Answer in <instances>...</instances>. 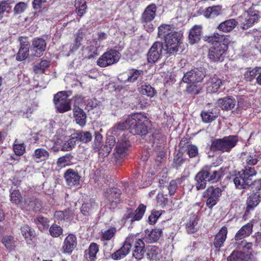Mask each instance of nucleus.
I'll return each mask as SVG.
<instances>
[{
	"instance_id": "f257e3e1",
	"label": "nucleus",
	"mask_w": 261,
	"mask_h": 261,
	"mask_svg": "<svg viewBox=\"0 0 261 261\" xmlns=\"http://www.w3.org/2000/svg\"><path fill=\"white\" fill-rule=\"evenodd\" d=\"M158 36L164 41L163 46L165 54L167 55V57L184 50V45L181 41L182 35L175 31L173 26L161 24L158 27Z\"/></svg>"
},
{
	"instance_id": "f03ea898",
	"label": "nucleus",
	"mask_w": 261,
	"mask_h": 261,
	"mask_svg": "<svg viewBox=\"0 0 261 261\" xmlns=\"http://www.w3.org/2000/svg\"><path fill=\"white\" fill-rule=\"evenodd\" d=\"M205 40L213 44L208 50V58L212 62H222L226 56L228 36L215 33L213 35L205 36Z\"/></svg>"
},
{
	"instance_id": "7ed1b4c3",
	"label": "nucleus",
	"mask_w": 261,
	"mask_h": 261,
	"mask_svg": "<svg viewBox=\"0 0 261 261\" xmlns=\"http://www.w3.org/2000/svg\"><path fill=\"white\" fill-rule=\"evenodd\" d=\"M256 174L254 168L245 167L233 179V182L238 189H245L247 186L252 185V189H256L258 191L261 189V179H258L252 182V178Z\"/></svg>"
},
{
	"instance_id": "20e7f679",
	"label": "nucleus",
	"mask_w": 261,
	"mask_h": 261,
	"mask_svg": "<svg viewBox=\"0 0 261 261\" xmlns=\"http://www.w3.org/2000/svg\"><path fill=\"white\" fill-rule=\"evenodd\" d=\"M130 133L134 135H145L148 132L147 118L141 113L133 114L126 119Z\"/></svg>"
},
{
	"instance_id": "39448f33",
	"label": "nucleus",
	"mask_w": 261,
	"mask_h": 261,
	"mask_svg": "<svg viewBox=\"0 0 261 261\" xmlns=\"http://www.w3.org/2000/svg\"><path fill=\"white\" fill-rule=\"evenodd\" d=\"M238 140V137L236 135H230L221 139H216L213 141L211 149L213 151L229 152L236 146Z\"/></svg>"
},
{
	"instance_id": "423d86ee",
	"label": "nucleus",
	"mask_w": 261,
	"mask_h": 261,
	"mask_svg": "<svg viewBox=\"0 0 261 261\" xmlns=\"http://www.w3.org/2000/svg\"><path fill=\"white\" fill-rule=\"evenodd\" d=\"M260 18V12L251 7L238 18V20L243 29H248L257 23Z\"/></svg>"
},
{
	"instance_id": "0eeeda50",
	"label": "nucleus",
	"mask_w": 261,
	"mask_h": 261,
	"mask_svg": "<svg viewBox=\"0 0 261 261\" xmlns=\"http://www.w3.org/2000/svg\"><path fill=\"white\" fill-rule=\"evenodd\" d=\"M156 9V5L154 4H151L145 9L141 15L140 18L141 23L148 32H151L154 29L151 21L155 18Z\"/></svg>"
},
{
	"instance_id": "6e6552de",
	"label": "nucleus",
	"mask_w": 261,
	"mask_h": 261,
	"mask_svg": "<svg viewBox=\"0 0 261 261\" xmlns=\"http://www.w3.org/2000/svg\"><path fill=\"white\" fill-rule=\"evenodd\" d=\"M68 97L65 91L59 92L55 95L54 101L58 112L63 113L71 109L70 100Z\"/></svg>"
},
{
	"instance_id": "1a4fd4ad",
	"label": "nucleus",
	"mask_w": 261,
	"mask_h": 261,
	"mask_svg": "<svg viewBox=\"0 0 261 261\" xmlns=\"http://www.w3.org/2000/svg\"><path fill=\"white\" fill-rule=\"evenodd\" d=\"M120 57V54L118 51L115 49H110L100 56L97 61V64L100 67H106L118 62Z\"/></svg>"
},
{
	"instance_id": "9d476101",
	"label": "nucleus",
	"mask_w": 261,
	"mask_h": 261,
	"mask_svg": "<svg viewBox=\"0 0 261 261\" xmlns=\"http://www.w3.org/2000/svg\"><path fill=\"white\" fill-rule=\"evenodd\" d=\"M206 75V69L203 67L195 68L187 72L182 77L185 83L193 84L201 82Z\"/></svg>"
},
{
	"instance_id": "9b49d317",
	"label": "nucleus",
	"mask_w": 261,
	"mask_h": 261,
	"mask_svg": "<svg viewBox=\"0 0 261 261\" xmlns=\"http://www.w3.org/2000/svg\"><path fill=\"white\" fill-rule=\"evenodd\" d=\"M221 192L219 188L213 186L208 187L203 194V197L207 198L206 205L211 208L214 206L221 195Z\"/></svg>"
},
{
	"instance_id": "f8f14e48",
	"label": "nucleus",
	"mask_w": 261,
	"mask_h": 261,
	"mask_svg": "<svg viewBox=\"0 0 261 261\" xmlns=\"http://www.w3.org/2000/svg\"><path fill=\"white\" fill-rule=\"evenodd\" d=\"M130 148V143L126 135L123 134L122 137L118 138L115 149V154L116 158H123L128 152Z\"/></svg>"
},
{
	"instance_id": "ddd939ff",
	"label": "nucleus",
	"mask_w": 261,
	"mask_h": 261,
	"mask_svg": "<svg viewBox=\"0 0 261 261\" xmlns=\"http://www.w3.org/2000/svg\"><path fill=\"white\" fill-rule=\"evenodd\" d=\"M120 194L121 191L117 188H110L105 192V202L110 208L114 209L117 206Z\"/></svg>"
},
{
	"instance_id": "4468645a",
	"label": "nucleus",
	"mask_w": 261,
	"mask_h": 261,
	"mask_svg": "<svg viewBox=\"0 0 261 261\" xmlns=\"http://www.w3.org/2000/svg\"><path fill=\"white\" fill-rule=\"evenodd\" d=\"M163 54H165L163 43L160 42H154L147 54L148 62L155 63L161 58Z\"/></svg>"
},
{
	"instance_id": "2eb2a0df",
	"label": "nucleus",
	"mask_w": 261,
	"mask_h": 261,
	"mask_svg": "<svg viewBox=\"0 0 261 261\" xmlns=\"http://www.w3.org/2000/svg\"><path fill=\"white\" fill-rule=\"evenodd\" d=\"M146 206L141 204L139 207L133 211L132 209L128 210L123 217L125 221L133 222L141 220L145 212Z\"/></svg>"
},
{
	"instance_id": "dca6fc26",
	"label": "nucleus",
	"mask_w": 261,
	"mask_h": 261,
	"mask_svg": "<svg viewBox=\"0 0 261 261\" xmlns=\"http://www.w3.org/2000/svg\"><path fill=\"white\" fill-rule=\"evenodd\" d=\"M210 170L208 166L204 167L195 176L196 181V188L199 190L203 189L206 187V181H208Z\"/></svg>"
},
{
	"instance_id": "f3484780",
	"label": "nucleus",
	"mask_w": 261,
	"mask_h": 261,
	"mask_svg": "<svg viewBox=\"0 0 261 261\" xmlns=\"http://www.w3.org/2000/svg\"><path fill=\"white\" fill-rule=\"evenodd\" d=\"M134 241L133 236L126 238L123 243V246L112 254V258L114 259H119L126 256L130 251L132 247V243Z\"/></svg>"
},
{
	"instance_id": "a211bd4d",
	"label": "nucleus",
	"mask_w": 261,
	"mask_h": 261,
	"mask_svg": "<svg viewBox=\"0 0 261 261\" xmlns=\"http://www.w3.org/2000/svg\"><path fill=\"white\" fill-rule=\"evenodd\" d=\"M216 105L225 111L231 110L236 105V100L232 96H229L223 98H219Z\"/></svg>"
},
{
	"instance_id": "6ab92c4d",
	"label": "nucleus",
	"mask_w": 261,
	"mask_h": 261,
	"mask_svg": "<svg viewBox=\"0 0 261 261\" xmlns=\"http://www.w3.org/2000/svg\"><path fill=\"white\" fill-rule=\"evenodd\" d=\"M76 246V238L73 234H69L65 239L62 246L64 253H71Z\"/></svg>"
},
{
	"instance_id": "aec40b11",
	"label": "nucleus",
	"mask_w": 261,
	"mask_h": 261,
	"mask_svg": "<svg viewBox=\"0 0 261 261\" xmlns=\"http://www.w3.org/2000/svg\"><path fill=\"white\" fill-rule=\"evenodd\" d=\"M222 85V81L214 75L210 77L206 82V91L208 93L216 92Z\"/></svg>"
},
{
	"instance_id": "412c9836",
	"label": "nucleus",
	"mask_w": 261,
	"mask_h": 261,
	"mask_svg": "<svg viewBox=\"0 0 261 261\" xmlns=\"http://www.w3.org/2000/svg\"><path fill=\"white\" fill-rule=\"evenodd\" d=\"M227 234V228L223 226L218 233L216 235L214 241V245L218 250L223 246L224 243L226 239Z\"/></svg>"
},
{
	"instance_id": "4be33fe9",
	"label": "nucleus",
	"mask_w": 261,
	"mask_h": 261,
	"mask_svg": "<svg viewBox=\"0 0 261 261\" xmlns=\"http://www.w3.org/2000/svg\"><path fill=\"white\" fill-rule=\"evenodd\" d=\"M134 250L133 252V256L137 259H142L145 253V244L144 242L140 239H136L134 243Z\"/></svg>"
},
{
	"instance_id": "5701e85b",
	"label": "nucleus",
	"mask_w": 261,
	"mask_h": 261,
	"mask_svg": "<svg viewBox=\"0 0 261 261\" xmlns=\"http://www.w3.org/2000/svg\"><path fill=\"white\" fill-rule=\"evenodd\" d=\"M202 34V27L195 25L190 31L189 34V41L191 44L198 42L201 38Z\"/></svg>"
},
{
	"instance_id": "b1692460",
	"label": "nucleus",
	"mask_w": 261,
	"mask_h": 261,
	"mask_svg": "<svg viewBox=\"0 0 261 261\" xmlns=\"http://www.w3.org/2000/svg\"><path fill=\"white\" fill-rule=\"evenodd\" d=\"M238 22L235 19H229L220 23L217 28L220 31L229 33L236 28Z\"/></svg>"
},
{
	"instance_id": "393cba45",
	"label": "nucleus",
	"mask_w": 261,
	"mask_h": 261,
	"mask_svg": "<svg viewBox=\"0 0 261 261\" xmlns=\"http://www.w3.org/2000/svg\"><path fill=\"white\" fill-rule=\"evenodd\" d=\"M127 127L128 128V126L126 124L125 120V122H119L114 125L109 130L108 134H112L119 138L122 137L123 134L125 135L124 132Z\"/></svg>"
},
{
	"instance_id": "a878e982",
	"label": "nucleus",
	"mask_w": 261,
	"mask_h": 261,
	"mask_svg": "<svg viewBox=\"0 0 261 261\" xmlns=\"http://www.w3.org/2000/svg\"><path fill=\"white\" fill-rule=\"evenodd\" d=\"M24 207L28 211H39L41 208L40 201L33 197L24 200Z\"/></svg>"
},
{
	"instance_id": "bb28decb",
	"label": "nucleus",
	"mask_w": 261,
	"mask_h": 261,
	"mask_svg": "<svg viewBox=\"0 0 261 261\" xmlns=\"http://www.w3.org/2000/svg\"><path fill=\"white\" fill-rule=\"evenodd\" d=\"M252 228L253 224L251 223H248L243 226L236 233L234 237L235 240L238 241L249 236L252 232Z\"/></svg>"
},
{
	"instance_id": "cd10ccee",
	"label": "nucleus",
	"mask_w": 261,
	"mask_h": 261,
	"mask_svg": "<svg viewBox=\"0 0 261 261\" xmlns=\"http://www.w3.org/2000/svg\"><path fill=\"white\" fill-rule=\"evenodd\" d=\"M64 176L68 186L72 187L79 185L80 176L72 170L68 169L65 173Z\"/></svg>"
},
{
	"instance_id": "c85d7f7f",
	"label": "nucleus",
	"mask_w": 261,
	"mask_h": 261,
	"mask_svg": "<svg viewBox=\"0 0 261 261\" xmlns=\"http://www.w3.org/2000/svg\"><path fill=\"white\" fill-rule=\"evenodd\" d=\"M261 200V192L257 191L252 193L248 198L247 201V211H249L256 207Z\"/></svg>"
},
{
	"instance_id": "c756f323",
	"label": "nucleus",
	"mask_w": 261,
	"mask_h": 261,
	"mask_svg": "<svg viewBox=\"0 0 261 261\" xmlns=\"http://www.w3.org/2000/svg\"><path fill=\"white\" fill-rule=\"evenodd\" d=\"M241 158L248 166H253L257 164L259 161L258 156L254 152H244L241 154Z\"/></svg>"
},
{
	"instance_id": "7c9ffc66",
	"label": "nucleus",
	"mask_w": 261,
	"mask_h": 261,
	"mask_svg": "<svg viewBox=\"0 0 261 261\" xmlns=\"http://www.w3.org/2000/svg\"><path fill=\"white\" fill-rule=\"evenodd\" d=\"M162 233V229L159 228H156L151 230H146L145 238L149 243H152L158 241L161 237Z\"/></svg>"
},
{
	"instance_id": "2f4dec72",
	"label": "nucleus",
	"mask_w": 261,
	"mask_h": 261,
	"mask_svg": "<svg viewBox=\"0 0 261 261\" xmlns=\"http://www.w3.org/2000/svg\"><path fill=\"white\" fill-rule=\"evenodd\" d=\"M33 48L36 53V56H39L41 53L44 51L46 48V42L41 38L35 39L33 42Z\"/></svg>"
},
{
	"instance_id": "473e14b6",
	"label": "nucleus",
	"mask_w": 261,
	"mask_h": 261,
	"mask_svg": "<svg viewBox=\"0 0 261 261\" xmlns=\"http://www.w3.org/2000/svg\"><path fill=\"white\" fill-rule=\"evenodd\" d=\"M74 116L76 122L81 126H84L86 123V115L80 108L73 109Z\"/></svg>"
},
{
	"instance_id": "72a5a7b5",
	"label": "nucleus",
	"mask_w": 261,
	"mask_h": 261,
	"mask_svg": "<svg viewBox=\"0 0 261 261\" xmlns=\"http://www.w3.org/2000/svg\"><path fill=\"white\" fill-rule=\"evenodd\" d=\"M221 7L220 6L210 7L203 12V15L207 18H214L220 14Z\"/></svg>"
},
{
	"instance_id": "f704fd0d",
	"label": "nucleus",
	"mask_w": 261,
	"mask_h": 261,
	"mask_svg": "<svg viewBox=\"0 0 261 261\" xmlns=\"http://www.w3.org/2000/svg\"><path fill=\"white\" fill-rule=\"evenodd\" d=\"M219 111L217 109L212 110L211 111H203L201 113V116L203 122L210 123L214 120L218 116Z\"/></svg>"
},
{
	"instance_id": "c9c22d12",
	"label": "nucleus",
	"mask_w": 261,
	"mask_h": 261,
	"mask_svg": "<svg viewBox=\"0 0 261 261\" xmlns=\"http://www.w3.org/2000/svg\"><path fill=\"white\" fill-rule=\"evenodd\" d=\"M197 216L194 214H191L190 216L189 222L186 224L187 230L189 233H193L197 230Z\"/></svg>"
},
{
	"instance_id": "e433bc0d",
	"label": "nucleus",
	"mask_w": 261,
	"mask_h": 261,
	"mask_svg": "<svg viewBox=\"0 0 261 261\" xmlns=\"http://www.w3.org/2000/svg\"><path fill=\"white\" fill-rule=\"evenodd\" d=\"M74 6L79 16L82 17L86 13L87 9L86 0H75Z\"/></svg>"
},
{
	"instance_id": "4c0bfd02",
	"label": "nucleus",
	"mask_w": 261,
	"mask_h": 261,
	"mask_svg": "<svg viewBox=\"0 0 261 261\" xmlns=\"http://www.w3.org/2000/svg\"><path fill=\"white\" fill-rule=\"evenodd\" d=\"M33 156L36 162L38 163L48 159L49 153L43 148H38L35 150Z\"/></svg>"
},
{
	"instance_id": "58836bf2",
	"label": "nucleus",
	"mask_w": 261,
	"mask_h": 261,
	"mask_svg": "<svg viewBox=\"0 0 261 261\" xmlns=\"http://www.w3.org/2000/svg\"><path fill=\"white\" fill-rule=\"evenodd\" d=\"M147 256L151 260L160 259L161 257V250L155 246H151L148 249Z\"/></svg>"
},
{
	"instance_id": "ea45409f",
	"label": "nucleus",
	"mask_w": 261,
	"mask_h": 261,
	"mask_svg": "<svg viewBox=\"0 0 261 261\" xmlns=\"http://www.w3.org/2000/svg\"><path fill=\"white\" fill-rule=\"evenodd\" d=\"M21 232L25 240H32L35 236V232L29 225H23L21 227Z\"/></svg>"
},
{
	"instance_id": "a19ab883",
	"label": "nucleus",
	"mask_w": 261,
	"mask_h": 261,
	"mask_svg": "<svg viewBox=\"0 0 261 261\" xmlns=\"http://www.w3.org/2000/svg\"><path fill=\"white\" fill-rule=\"evenodd\" d=\"M77 141L84 143H87L91 141L92 136L89 132H80L77 133L75 136Z\"/></svg>"
},
{
	"instance_id": "79ce46f5",
	"label": "nucleus",
	"mask_w": 261,
	"mask_h": 261,
	"mask_svg": "<svg viewBox=\"0 0 261 261\" xmlns=\"http://www.w3.org/2000/svg\"><path fill=\"white\" fill-rule=\"evenodd\" d=\"M10 201L15 205H21L22 197L19 190H13L10 191Z\"/></svg>"
},
{
	"instance_id": "37998d69",
	"label": "nucleus",
	"mask_w": 261,
	"mask_h": 261,
	"mask_svg": "<svg viewBox=\"0 0 261 261\" xmlns=\"http://www.w3.org/2000/svg\"><path fill=\"white\" fill-rule=\"evenodd\" d=\"M139 92L148 97H153L155 94V90L150 85H143L139 88Z\"/></svg>"
},
{
	"instance_id": "c03bdc74",
	"label": "nucleus",
	"mask_w": 261,
	"mask_h": 261,
	"mask_svg": "<svg viewBox=\"0 0 261 261\" xmlns=\"http://www.w3.org/2000/svg\"><path fill=\"white\" fill-rule=\"evenodd\" d=\"M2 243L8 250H12L15 247V240L13 237L6 236L2 239Z\"/></svg>"
},
{
	"instance_id": "a18cd8bd",
	"label": "nucleus",
	"mask_w": 261,
	"mask_h": 261,
	"mask_svg": "<svg viewBox=\"0 0 261 261\" xmlns=\"http://www.w3.org/2000/svg\"><path fill=\"white\" fill-rule=\"evenodd\" d=\"M49 62L47 60H42L34 66V71L36 74L42 73L49 66Z\"/></svg>"
},
{
	"instance_id": "49530a36",
	"label": "nucleus",
	"mask_w": 261,
	"mask_h": 261,
	"mask_svg": "<svg viewBox=\"0 0 261 261\" xmlns=\"http://www.w3.org/2000/svg\"><path fill=\"white\" fill-rule=\"evenodd\" d=\"M208 168L210 170L208 181L214 182L218 180L222 175V171L221 170H213L212 168L209 166H208Z\"/></svg>"
},
{
	"instance_id": "de8ad7c7",
	"label": "nucleus",
	"mask_w": 261,
	"mask_h": 261,
	"mask_svg": "<svg viewBox=\"0 0 261 261\" xmlns=\"http://www.w3.org/2000/svg\"><path fill=\"white\" fill-rule=\"evenodd\" d=\"M35 223L41 231L47 229L49 227L47 219L43 217L39 216L34 220Z\"/></svg>"
},
{
	"instance_id": "09e8293b",
	"label": "nucleus",
	"mask_w": 261,
	"mask_h": 261,
	"mask_svg": "<svg viewBox=\"0 0 261 261\" xmlns=\"http://www.w3.org/2000/svg\"><path fill=\"white\" fill-rule=\"evenodd\" d=\"M143 74V71L142 70L132 69L129 71V75L127 77V81L132 83L134 82L140 77H141Z\"/></svg>"
},
{
	"instance_id": "8fccbe9b",
	"label": "nucleus",
	"mask_w": 261,
	"mask_h": 261,
	"mask_svg": "<svg viewBox=\"0 0 261 261\" xmlns=\"http://www.w3.org/2000/svg\"><path fill=\"white\" fill-rule=\"evenodd\" d=\"M258 68V67H256L252 69H248L246 70L244 74L245 80L251 82L255 80Z\"/></svg>"
},
{
	"instance_id": "3c124183",
	"label": "nucleus",
	"mask_w": 261,
	"mask_h": 261,
	"mask_svg": "<svg viewBox=\"0 0 261 261\" xmlns=\"http://www.w3.org/2000/svg\"><path fill=\"white\" fill-rule=\"evenodd\" d=\"M102 136L99 132H95L94 141L93 145V149L95 151H97L99 150V149L102 147Z\"/></svg>"
},
{
	"instance_id": "603ef678",
	"label": "nucleus",
	"mask_w": 261,
	"mask_h": 261,
	"mask_svg": "<svg viewBox=\"0 0 261 261\" xmlns=\"http://www.w3.org/2000/svg\"><path fill=\"white\" fill-rule=\"evenodd\" d=\"M75 136L68 139L63 144L61 150L63 151H69L72 149L76 141Z\"/></svg>"
},
{
	"instance_id": "864d4df0",
	"label": "nucleus",
	"mask_w": 261,
	"mask_h": 261,
	"mask_svg": "<svg viewBox=\"0 0 261 261\" xmlns=\"http://www.w3.org/2000/svg\"><path fill=\"white\" fill-rule=\"evenodd\" d=\"M98 250V245L95 243H91L88 250L89 259L91 261L93 260L95 258Z\"/></svg>"
},
{
	"instance_id": "5fc2aeb1",
	"label": "nucleus",
	"mask_w": 261,
	"mask_h": 261,
	"mask_svg": "<svg viewBox=\"0 0 261 261\" xmlns=\"http://www.w3.org/2000/svg\"><path fill=\"white\" fill-rule=\"evenodd\" d=\"M116 232V228L115 227H111L107 230H105L102 234V238L106 241L110 240Z\"/></svg>"
},
{
	"instance_id": "6e6d98bb",
	"label": "nucleus",
	"mask_w": 261,
	"mask_h": 261,
	"mask_svg": "<svg viewBox=\"0 0 261 261\" xmlns=\"http://www.w3.org/2000/svg\"><path fill=\"white\" fill-rule=\"evenodd\" d=\"M49 233L53 237H58L62 234L63 229L57 224H53L49 228Z\"/></svg>"
},
{
	"instance_id": "4d7b16f0",
	"label": "nucleus",
	"mask_w": 261,
	"mask_h": 261,
	"mask_svg": "<svg viewBox=\"0 0 261 261\" xmlns=\"http://www.w3.org/2000/svg\"><path fill=\"white\" fill-rule=\"evenodd\" d=\"M71 158L70 154H66L65 155L59 158L57 162L58 166L63 167L69 165Z\"/></svg>"
},
{
	"instance_id": "13d9d810",
	"label": "nucleus",
	"mask_w": 261,
	"mask_h": 261,
	"mask_svg": "<svg viewBox=\"0 0 261 261\" xmlns=\"http://www.w3.org/2000/svg\"><path fill=\"white\" fill-rule=\"evenodd\" d=\"M83 33L80 31L75 34V38L74 43L71 48V51H73L77 50L81 45V41L83 39Z\"/></svg>"
},
{
	"instance_id": "bf43d9fd",
	"label": "nucleus",
	"mask_w": 261,
	"mask_h": 261,
	"mask_svg": "<svg viewBox=\"0 0 261 261\" xmlns=\"http://www.w3.org/2000/svg\"><path fill=\"white\" fill-rule=\"evenodd\" d=\"M10 8L9 3L7 1H3L0 3V20H1L5 16V13H9L7 10Z\"/></svg>"
},
{
	"instance_id": "052dcab7",
	"label": "nucleus",
	"mask_w": 261,
	"mask_h": 261,
	"mask_svg": "<svg viewBox=\"0 0 261 261\" xmlns=\"http://www.w3.org/2000/svg\"><path fill=\"white\" fill-rule=\"evenodd\" d=\"M201 87L199 85H196L195 83L191 84L187 87V91L191 94H198L200 93Z\"/></svg>"
},
{
	"instance_id": "680f3d73",
	"label": "nucleus",
	"mask_w": 261,
	"mask_h": 261,
	"mask_svg": "<svg viewBox=\"0 0 261 261\" xmlns=\"http://www.w3.org/2000/svg\"><path fill=\"white\" fill-rule=\"evenodd\" d=\"M13 150L16 155L20 156L24 153L25 147L23 143L19 144L15 142L13 145Z\"/></svg>"
},
{
	"instance_id": "e2e57ef3",
	"label": "nucleus",
	"mask_w": 261,
	"mask_h": 261,
	"mask_svg": "<svg viewBox=\"0 0 261 261\" xmlns=\"http://www.w3.org/2000/svg\"><path fill=\"white\" fill-rule=\"evenodd\" d=\"M186 177H182L181 179L172 180L170 181L169 185L168 187L169 193L170 195H173L175 193L177 187V182H179L180 180L184 179Z\"/></svg>"
},
{
	"instance_id": "0e129e2a",
	"label": "nucleus",
	"mask_w": 261,
	"mask_h": 261,
	"mask_svg": "<svg viewBox=\"0 0 261 261\" xmlns=\"http://www.w3.org/2000/svg\"><path fill=\"white\" fill-rule=\"evenodd\" d=\"M187 153L190 158H194L198 154V148L194 145H189L187 148Z\"/></svg>"
},
{
	"instance_id": "69168bd1",
	"label": "nucleus",
	"mask_w": 261,
	"mask_h": 261,
	"mask_svg": "<svg viewBox=\"0 0 261 261\" xmlns=\"http://www.w3.org/2000/svg\"><path fill=\"white\" fill-rule=\"evenodd\" d=\"M29 50L26 49V48L19 49L16 56V59L18 61H22L25 59L29 56Z\"/></svg>"
},
{
	"instance_id": "338daca9",
	"label": "nucleus",
	"mask_w": 261,
	"mask_h": 261,
	"mask_svg": "<svg viewBox=\"0 0 261 261\" xmlns=\"http://www.w3.org/2000/svg\"><path fill=\"white\" fill-rule=\"evenodd\" d=\"M27 8V5L24 2H19L16 5L14 10L15 13L20 14L24 11Z\"/></svg>"
},
{
	"instance_id": "774afa93",
	"label": "nucleus",
	"mask_w": 261,
	"mask_h": 261,
	"mask_svg": "<svg viewBox=\"0 0 261 261\" xmlns=\"http://www.w3.org/2000/svg\"><path fill=\"white\" fill-rule=\"evenodd\" d=\"M156 201L160 206L164 207L168 202V198L163 193H159L156 196Z\"/></svg>"
}]
</instances>
